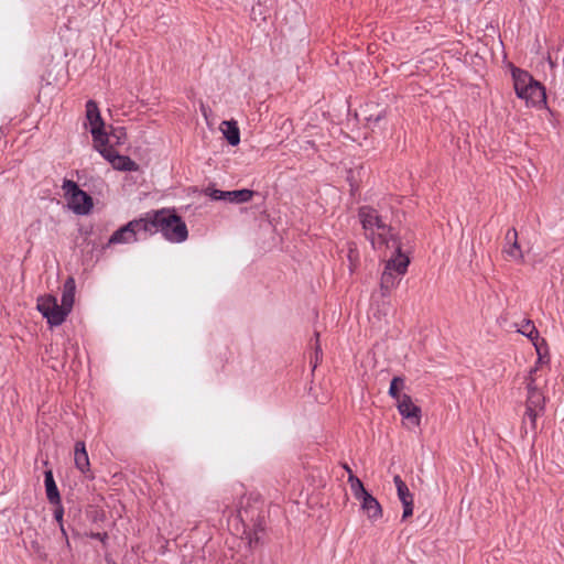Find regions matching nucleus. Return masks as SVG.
Returning a JSON list of instances; mask_svg holds the SVG:
<instances>
[{
  "instance_id": "20",
  "label": "nucleus",
  "mask_w": 564,
  "mask_h": 564,
  "mask_svg": "<svg viewBox=\"0 0 564 564\" xmlns=\"http://www.w3.org/2000/svg\"><path fill=\"white\" fill-rule=\"evenodd\" d=\"M348 484L350 486V490L354 497L357 500L361 499L364 496L368 494V491L364 487V484L357 476L354 475L352 470H349Z\"/></svg>"
},
{
  "instance_id": "18",
  "label": "nucleus",
  "mask_w": 564,
  "mask_h": 564,
  "mask_svg": "<svg viewBox=\"0 0 564 564\" xmlns=\"http://www.w3.org/2000/svg\"><path fill=\"white\" fill-rule=\"evenodd\" d=\"M220 130L229 144L237 145L240 142V131L236 121H223Z\"/></svg>"
},
{
  "instance_id": "22",
  "label": "nucleus",
  "mask_w": 564,
  "mask_h": 564,
  "mask_svg": "<svg viewBox=\"0 0 564 564\" xmlns=\"http://www.w3.org/2000/svg\"><path fill=\"white\" fill-rule=\"evenodd\" d=\"M404 389V379L402 377H394L391 380L390 388H389V395L393 398L395 401L400 400V398L403 397L401 394V390Z\"/></svg>"
},
{
  "instance_id": "3",
  "label": "nucleus",
  "mask_w": 564,
  "mask_h": 564,
  "mask_svg": "<svg viewBox=\"0 0 564 564\" xmlns=\"http://www.w3.org/2000/svg\"><path fill=\"white\" fill-rule=\"evenodd\" d=\"M512 78L514 90L519 98L534 106L545 102L546 95L544 87L528 72L514 68L512 70Z\"/></svg>"
},
{
  "instance_id": "28",
  "label": "nucleus",
  "mask_w": 564,
  "mask_h": 564,
  "mask_svg": "<svg viewBox=\"0 0 564 564\" xmlns=\"http://www.w3.org/2000/svg\"><path fill=\"white\" fill-rule=\"evenodd\" d=\"M55 517L59 520L62 518V510L55 511Z\"/></svg>"
},
{
  "instance_id": "6",
  "label": "nucleus",
  "mask_w": 564,
  "mask_h": 564,
  "mask_svg": "<svg viewBox=\"0 0 564 564\" xmlns=\"http://www.w3.org/2000/svg\"><path fill=\"white\" fill-rule=\"evenodd\" d=\"M147 234L144 216L129 221L116 230L109 239V243H131L138 240L139 234Z\"/></svg>"
},
{
  "instance_id": "29",
  "label": "nucleus",
  "mask_w": 564,
  "mask_h": 564,
  "mask_svg": "<svg viewBox=\"0 0 564 564\" xmlns=\"http://www.w3.org/2000/svg\"><path fill=\"white\" fill-rule=\"evenodd\" d=\"M344 468L346 469V471H347L348 474H349V470H351V469H350V467H349L348 465H344Z\"/></svg>"
},
{
  "instance_id": "11",
  "label": "nucleus",
  "mask_w": 564,
  "mask_h": 564,
  "mask_svg": "<svg viewBox=\"0 0 564 564\" xmlns=\"http://www.w3.org/2000/svg\"><path fill=\"white\" fill-rule=\"evenodd\" d=\"M506 246L503 253L510 260L522 261L523 254L518 242V232L514 228H511L506 234Z\"/></svg>"
},
{
  "instance_id": "4",
  "label": "nucleus",
  "mask_w": 564,
  "mask_h": 564,
  "mask_svg": "<svg viewBox=\"0 0 564 564\" xmlns=\"http://www.w3.org/2000/svg\"><path fill=\"white\" fill-rule=\"evenodd\" d=\"M84 126L90 129L94 149L110 141L108 133L105 131V122L101 118L99 108L94 100H88L86 102V121Z\"/></svg>"
},
{
  "instance_id": "21",
  "label": "nucleus",
  "mask_w": 564,
  "mask_h": 564,
  "mask_svg": "<svg viewBox=\"0 0 564 564\" xmlns=\"http://www.w3.org/2000/svg\"><path fill=\"white\" fill-rule=\"evenodd\" d=\"M73 304H74V281L69 280L65 284V290L62 295L61 306L64 307L67 312H70Z\"/></svg>"
},
{
  "instance_id": "5",
  "label": "nucleus",
  "mask_w": 564,
  "mask_h": 564,
  "mask_svg": "<svg viewBox=\"0 0 564 564\" xmlns=\"http://www.w3.org/2000/svg\"><path fill=\"white\" fill-rule=\"evenodd\" d=\"M69 208L77 215H87L94 204L93 198L73 181H65L63 185Z\"/></svg>"
},
{
  "instance_id": "23",
  "label": "nucleus",
  "mask_w": 564,
  "mask_h": 564,
  "mask_svg": "<svg viewBox=\"0 0 564 564\" xmlns=\"http://www.w3.org/2000/svg\"><path fill=\"white\" fill-rule=\"evenodd\" d=\"M348 260L350 262V270H354L357 262H358V259H359V253H358V250L356 248V245L354 242H349L348 243Z\"/></svg>"
},
{
  "instance_id": "24",
  "label": "nucleus",
  "mask_w": 564,
  "mask_h": 564,
  "mask_svg": "<svg viewBox=\"0 0 564 564\" xmlns=\"http://www.w3.org/2000/svg\"><path fill=\"white\" fill-rule=\"evenodd\" d=\"M543 410L525 406L524 421L529 420L532 429H535L536 417Z\"/></svg>"
},
{
  "instance_id": "16",
  "label": "nucleus",
  "mask_w": 564,
  "mask_h": 564,
  "mask_svg": "<svg viewBox=\"0 0 564 564\" xmlns=\"http://www.w3.org/2000/svg\"><path fill=\"white\" fill-rule=\"evenodd\" d=\"M44 485H45V492H46V497H47L48 501L52 505H59L61 496H59V491L57 489L56 482L54 480L52 470L45 471Z\"/></svg>"
},
{
  "instance_id": "26",
  "label": "nucleus",
  "mask_w": 564,
  "mask_h": 564,
  "mask_svg": "<svg viewBox=\"0 0 564 564\" xmlns=\"http://www.w3.org/2000/svg\"><path fill=\"white\" fill-rule=\"evenodd\" d=\"M111 137L116 138L117 143H122V140L126 139V131L123 128H116L112 130Z\"/></svg>"
},
{
  "instance_id": "13",
  "label": "nucleus",
  "mask_w": 564,
  "mask_h": 564,
  "mask_svg": "<svg viewBox=\"0 0 564 564\" xmlns=\"http://www.w3.org/2000/svg\"><path fill=\"white\" fill-rule=\"evenodd\" d=\"M361 503V508L364 512L367 514V517L372 520L377 521L382 517V508L378 500L371 496L369 492L364 496L361 499H359Z\"/></svg>"
},
{
  "instance_id": "7",
  "label": "nucleus",
  "mask_w": 564,
  "mask_h": 564,
  "mask_svg": "<svg viewBox=\"0 0 564 564\" xmlns=\"http://www.w3.org/2000/svg\"><path fill=\"white\" fill-rule=\"evenodd\" d=\"M95 150H97L116 170H138V164L134 161H132L129 156L118 154L113 147L109 144V142H105L101 147H97Z\"/></svg>"
},
{
  "instance_id": "25",
  "label": "nucleus",
  "mask_w": 564,
  "mask_h": 564,
  "mask_svg": "<svg viewBox=\"0 0 564 564\" xmlns=\"http://www.w3.org/2000/svg\"><path fill=\"white\" fill-rule=\"evenodd\" d=\"M204 193L214 200H224L225 191H220L212 186H208L207 188H205Z\"/></svg>"
},
{
  "instance_id": "9",
  "label": "nucleus",
  "mask_w": 564,
  "mask_h": 564,
  "mask_svg": "<svg viewBox=\"0 0 564 564\" xmlns=\"http://www.w3.org/2000/svg\"><path fill=\"white\" fill-rule=\"evenodd\" d=\"M393 482L397 488L398 498L403 506L402 519L406 520L408 518H410L413 514V507H414L413 494L410 491L406 484L403 481V479L399 475H395L393 477Z\"/></svg>"
},
{
  "instance_id": "15",
  "label": "nucleus",
  "mask_w": 564,
  "mask_h": 564,
  "mask_svg": "<svg viewBox=\"0 0 564 564\" xmlns=\"http://www.w3.org/2000/svg\"><path fill=\"white\" fill-rule=\"evenodd\" d=\"M517 330L519 333L531 339L534 347L535 341L539 343L540 345L546 344L544 339L540 338L538 329L530 319H523L520 324H517Z\"/></svg>"
},
{
  "instance_id": "14",
  "label": "nucleus",
  "mask_w": 564,
  "mask_h": 564,
  "mask_svg": "<svg viewBox=\"0 0 564 564\" xmlns=\"http://www.w3.org/2000/svg\"><path fill=\"white\" fill-rule=\"evenodd\" d=\"M74 462L82 473L89 471V457L84 442H77L74 449Z\"/></svg>"
},
{
  "instance_id": "19",
  "label": "nucleus",
  "mask_w": 564,
  "mask_h": 564,
  "mask_svg": "<svg viewBox=\"0 0 564 564\" xmlns=\"http://www.w3.org/2000/svg\"><path fill=\"white\" fill-rule=\"evenodd\" d=\"M254 195V192L251 189H237V191H225L224 200L235 204L247 203Z\"/></svg>"
},
{
  "instance_id": "2",
  "label": "nucleus",
  "mask_w": 564,
  "mask_h": 564,
  "mask_svg": "<svg viewBox=\"0 0 564 564\" xmlns=\"http://www.w3.org/2000/svg\"><path fill=\"white\" fill-rule=\"evenodd\" d=\"M143 216L148 235L161 232L167 241L173 243L183 242L188 237L187 226L175 209L161 208L148 212Z\"/></svg>"
},
{
  "instance_id": "17",
  "label": "nucleus",
  "mask_w": 564,
  "mask_h": 564,
  "mask_svg": "<svg viewBox=\"0 0 564 564\" xmlns=\"http://www.w3.org/2000/svg\"><path fill=\"white\" fill-rule=\"evenodd\" d=\"M535 350L538 354V360L535 361L534 367L531 368V370L525 379L535 377V379L538 380L539 372H541L547 366V359H545L546 344L540 345L539 343L535 341Z\"/></svg>"
},
{
  "instance_id": "12",
  "label": "nucleus",
  "mask_w": 564,
  "mask_h": 564,
  "mask_svg": "<svg viewBox=\"0 0 564 564\" xmlns=\"http://www.w3.org/2000/svg\"><path fill=\"white\" fill-rule=\"evenodd\" d=\"M525 383H527V389H528L525 406L543 410L545 398H544L543 393L540 391V389L538 388L535 377L525 379Z\"/></svg>"
},
{
  "instance_id": "27",
  "label": "nucleus",
  "mask_w": 564,
  "mask_h": 564,
  "mask_svg": "<svg viewBox=\"0 0 564 564\" xmlns=\"http://www.w3.org/2000/svg\"><path fill=\"white\" fill-rule=\"evenodd\" d=\"M316 343H315V364H314V368L316 367V364L317 361L319 360L321 358V355H322V349H321V345H319V334L316 333Z\"/></svg>"
},
{
  "instance_id": "8",
  "label": "nucleus",
  "mask_w": 564,
  "mask_h": 564,
  "mask_svg": "<svg viewBox=\"0 0 564 564\" xmlns=\"http://www.w3.org/2000/svg\"><path fill=\"white\" fill-rule=\"evenodd\" d=\"M37 311L43 313L51 326L61 325L69 314V312L57 304L55 299H50L42 305L37 304Z\"/></svg>"
},
{
  "instance_id": "1",
  "label": "nucleus",
  "mask_w": 564,
  "mask_h": 564,
  "mask_svg": "<svg viewBox=\"0 0 564 564\" xmlns=\"http://www.w3.org/2000/svg\"><path fill=\"white\" fill-rule=\"evenodd\" d=\"M366 238L372 248L384 259V269L380 278V291L383 297L390 295L410 264L409 257L402 252L401 240L394 229L386 224L379 213L369 206H362L358 213Z\"/></svg>"
},
{
  "instance_id": "10",
  "label": "nucleus",
  "mask_w": 564,
  "mask_h": 564,
  "mask_svg": "<svg viewBox=\"0 0 564 564\" xmlns=\"http://www.w3.org/2000/svg\"><path fill=\"white\" fill-rule=\"evenodd\" d=\"M397 409L403 419L408 420L410 424L419 426L421 422V409L415 405L409 394H403L397 401Z\"/></svg>"
}]
</instances>
